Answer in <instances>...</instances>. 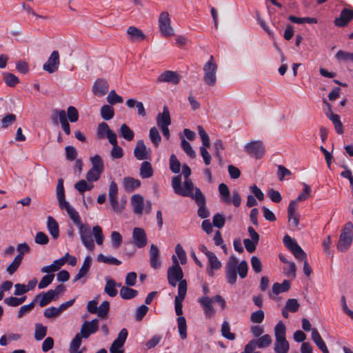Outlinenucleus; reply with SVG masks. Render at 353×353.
<instances>
[{
    "label": "nucleus",
    "instance_id": "61",
    "mask_svg": "<svg viewBox=\"0 0 353 353\" xmlns=\"http://www.w3.org/2000/svg\"><path fill=\"white\" fill-rule=\"evenodd\" d=\"M62 312L59 307H50L45 310L44 316L48 319L59 316Z\"/></svg>",
    "mask_w": 353,
    "mask_h": 353
},
{
    "label": "nucleus",
    "instance_id": "54",
    "mask_svg": "<svg viewBox=\"0 0 353 353\" xmlns=\"http://www.w3.org/2000/svg\"><path fill=\"white\" fill-rule=\"evenodd\" d=\"M110 310V303L108 301H103L98 307H97V315L103 319L107 316V314Z\"/></svg>",
    "mask_w": 353,
    "mask_h": 353
},
{
    "label": "nucleus",
    "instance_id": "37",
    "mask_svg": "<svg viewBox=\"0 0 353 353\" xmlns=\"http://www.w3.org/2000/svg\"><path fill=\"white\" fill-rule=\"evenodd\" d=\"M219 192L220 194L221 200L227 204L231 203V199L230 197V190L228 185L223 183L219 184Z\"/></svg>",
    "mask_w": 353,
    "mask_h": 353
},
{
    "label": "nucleus",
    "instance_id": "13",
    "mask_svg": "<svg viewBox=\"0 0 353 353\" xmlns=\"http://www.w3.org/2000/svg\"><path fill=\"white\" fill-rule=\"evenodd\" d=\"M128 335V330L123 328L119 333L117 338L113 341L110 348V353H124L123 347Z\"/></svg>",
    "mask_w": 353,
    "mask_h": 353
},
{
    "label": "nucleus",
    "instance_id": "41",
    "mask_svg": "<svg viewBox=\"0 0 353 353\" xmlns=\"http://www.w3.org/2000/svg\"><path fill=\"white\" fill-rule=\"evenodd\" d=\"M97 261L100 263H104L106 264L119 265L121 264V261L115 257L111 256H105L103 254H99L97 256Z\"/></svg>",
    "mask_w": 353,
    "mask_h": 353
},
{
    "label": "nucleus",
    "instance_id": "35",
    "mask_svg": "<svg viewBox=\"0 0 353 353\" xmlns=\"http://www.w3.org/2000/svg\"><path fill=\"white\" fill-rule=\"evenodd\" d=\"M290 288V283L284 280L282 283H274L272 285V292L274 295H278L282 292H287Z\"/></svg>",
    "mask_w": 353,
    "mask_h": 353
},
{
    "label": "nucleus",
    "instance_id": "33",
    "mask_svg": "<svg viewBox=\"0 0 353 353\" xmlns=\"http://www.w3.org/2000/svg\"><path fill=\"white\" fill-rule=\"evenodd\" d=\"M141 185V181L139 179L132 177H125L123 179V186L126 191L132 192Z\"/></svg>",
    "mask_w": 353,
    "mask_h": 353
},
{
    "label": "nucleus",
    "instance_id": "49",
    "mask_svg": "<svg viewBox=\"0 0 353 353\" xmlns=\"http://www.w3.org/2000/svg\"><path fill=\"white\" fill-rule=\"evenodd\" d=\"M101 115L104 120H110L114 115V109L108 105H104L101 108Z\"/></svg>",
    "mask_w": 353,
    "mask_h": 353
},
{
    "label": "nucleus",
    "instance_id": "2",
    "mask_svg": "<svg viewBox=\"0 0 353 353\" xmlns=\"http://www.w3.org/2000/svg\"><path fill=\"white\" fill-rule=\"evenodd\" d=\"M225 268L227 281L230 285H234L236 282L237 272L241 279L246 277L248 265L245 261H242L239 263L238 259L234 256H231L226 264Z\"/></svg>",
    "mask_w": 353,
    "mask_h": 353
},
{
    "label": "nucleus",
    "instance_id": "19",
    "mask_svg": "<svg viewBox=\"0 0 353 353\" xmlns=\"http://www.w3.org/2000/svg\"><path fill=\"white\" fill-rule=\"evenodd\" d=\"M353 19V9L343 8L339 17L336 18L334 23L337 27H345Z\"/></svg>",
    "mask_w": 353,
    "mask_h": 353
},
{
    "label": "nucleus",
    "instance_id": "44",
    "mask_svg": "<svg viewBox=\"0 0 353 353\" xmlns=\"http://www.w3.org/2000/svg\"><path fill=\"white\" fill-rule=\"evenodd\" d=\"M181 147L185 153L192 159H194L196 157V152L192 149L190 143L187 141L184 137H181Z\"/></svg>",
    "mask_w": 353,
    "mask_h": 353
},
{
    "label": "nucleus",
    "instance_id": "38",
    "mask_svg": "<svg viewBox=\"0 0 353 353\" xmlns=\"http://www.w3.org/2000/svg\"><path fill=\"white\" fill-rule=\"evenodd\" d=\"M94 187L92 183L85 180H80L74 184V188L80 193L83 194L85 191L91 190Z\"/></svg>",
    "mask_w": 353,
    "mask_h": 353
},
{
    "label": "nucleus",
    "instance_id": "15",
    "mask_svg": "<svg viewBox=\"0 0 353 353\" xmlns=\"http://www.w3.org/2000/svg\"><path fill=\"white\" fill-rule=\"evenodd\" d=\"M99 330V321L94 319L90 321H85L80 330L81 336L88 339L91 334L96 333Z\"/></svg>",
    "mask_w": 353,
    "mask_h": 353
},
{
    "label": "nucleus",
    "instance_id": "39",
    "mask_svg": "<svg viewBox=\"0 0 353 353\" xmlns=\"http://www.w3.org/2000/svg\"><path fill=\"white\" fill-rule=\"evenodd\" d=\"M138 294L137 290L127 286H122L120 290V296L123 299L128 300L134 298Z\"/></svg>",
    "mask_w": 353,
    "mask_h": 353
},
{
    "label": "nucleus",
    "instance_id": "40",
    "mask_svg": "<svg viewBox=\"0 0 353 353\" xmlns=\"http://www.w3.org/2000/svg\"><path fill=\"white\" fill-rule=\"evenodd\" d=\"M149 138L155 148L159 147L161 137L156 127H152L150 129Z\"/></svg>",
    "mask_w": 353,
    "mask_h": 353
},
{
    "label": "nucleus",
    "instance_id": "36",
    "mask_svg": "<svg viewBox=\"0 0 353 353\" xmlns=\"http://www.w3.org/2000/svg\"><path fill=\"white\" fill-rule=\"evenodd\" d=\"M90 160L92 164L91 169L103 173L104 170V165L101 156L99 154H95L94 156L91 157Z\"/></svg>",
    "mask_w": 353,
    "mask_h": 353
},
{
    "label": "nucleus",
    "instance_id": "55",
    "mask_svg": "<svg viewBox=\"0 0 353 353\" xmlns=\"http://www.w3.org/2000/svg\"><path fill=\"white\" fill-rule=\"evenodd\" d=\"M198 133L202 141V145L201 147H210V138L203 128L201 125L197 127Z\"/></svg>",
    "mask_w": 353,
    "mask_h": 353
},
{
    "label": "nucleus",
    "instance_id": "8",
    "mask_svg": "<svg viewBox=\"0 0 353 353\" xmlns=\"http://www.w3.org/2000/svg\"><path fill=\"white\" fill-rule=\"evenodd\" d=\"M283 243L285 246L290 250L296 259L303 261L307 258L306 253L299 245L296 240L289 235L286 234L284 236Z\"/></svg>",
    "mask_w": 353,
    "mask_h": 353
},
{
    "label": "nucleus",
    "instance_id": "50",
    "mask_svg": "<svg viewBox=\"0 0 353 353\" xmlns=\"http://www.w3.org/2000/svg\"><path fill=\"white\" fill-rule=\"evenodd\" d=\"M335 58L339 61L353 62V52H348L343 50H339L335 54Z\"/></svg>",
    "mask_w": 353,
    "mask_h": 353
},
{
    "label": "nucleus",
    "instance_id": "26",
    "mask_svg": "<svg viewBox=\"0 0 353 353\" xmlns=\"http://www.w3.org/2000/svg\"><path fill=\"white\" fill-rule=\"evenodd\" d=\"M131 204L133 212L137 214H141L144 208L143 197L140 194H134L131 197Z\"/></svg>",
    "mask_w": 353,
    "mask_h": 353
},
{
    "label": "nucleus",
    "instance_id": "43",
    "mask_svg": "<svg viewBox=\"0 0 353 353\" xmlns=\"http://www.w3.org/2000/svg\"><path fill=\"white\" fill-rule=\"evenodd\" d=\"M120 134L121 137L128 141H132L134 137V132L125 123L121 125L120 128Z\"/></svg>",
    "mask_w": 353,
    "mask_h": 353
},
{
    "label": "nucleus",
    "instance_id": "34",
    "mask_svg": "<svg viewBox=\"0 0 353 353\" xmlns=\"http://www.w3.org/2000/svg\"><path fill=\"white\" fill-rule=\"evenodd\" d=\"M153 175V169L152 165L148 161H143L140 167V176L142 179H148Z\"/></svg>",
    "mask_w": 353,
    "mask_h": 353
},
{
    "label": "nucleus",
    "instance_id": "42",
    "mask_svg": "<svg viewBox=\"0 0 353 353\" xmlns=\"http://www.w3.org/2000/svg\"><path fill=\"white\" fill-rule=\"evenodd\" d=\"M303 192L299 194V196H297V198L295 200H292L290 201V202H295V207H296V208L298 206L299 202L306 200L310 196V192H311L310 187L306 183H303Z\"/></svg>",
    "mask_w": 353,
    "mask_h": 353
},
{
    "label": "nucleus",
    "instance_id": "9",
    "mask_svg": "<svg viewBox=\"0 0 353 353\" xmlns=\"http://www.w3.org/2000/svg\"><path fill=\"white\" fill-rule=\"evenodd\" d=\"M180 299H174L175 312L179 317L177 318L178 330L181 338L184 340L187 338V325L185 319L182 316V301Z\"/></svg>",
    "mask_w": 353,
    "mask_h": 353
},
{
    "label": "nucleus",
    "instance_id": "46",
    "mask_svg": "<svg viewBox=\"0 0 353 353\" xmlns=\"http://www.w3.org/2000/svg\"><path fill=\"white\" fill-rule=\"evenodd\" d=\"M221 334L225 339L233 341L235 339V334L230 332V325L228 321H223L221 325Z\"/></svg>",
    "mask_w": 353,
    "mask_h": 353
},
{
    "label": "nucleus",
    "instance_id": "20",
    "mask_svg": "<svg viewBox=\"0 0 353 353\" xmlns=\"http://www.w3.org/2000/svg\"><path fill=\"white\" fill-rule=\"evenodd\" d=\"M183 273L182 268H169L168 269V283L172 287L176 285L177 282L183 281Z\"/></svg>",
    "mask_w": 353,
    "mask_h": 353
},
{
    "label": "nucleus",
    "instance_id": "53",
    "mask_svg": "<svg viewBox=\"0 0 353 353\" xmlns=\"http://www.w3.org/2000/svg\"><path fill=\"white\" fill-rule=\"evenodd\" d=\"M169 161L170 170L174 173H179L180 172L181 163L176 156L174 154H171Z\"/></svg>",
    "mask_w": 353,
    "mask_h": 353
},
{
    "label": "nucleus",
    "instance_id": "3",
    "mask_svg": "<svg viewBox=\"0 0 353 353\" xmlns=\"http://www.w3.org/2000/svg\"><path fill=\"white\" fill-rule=\"evenodd\" d=\"M68 215L79 229V234L82 244L90 252L93 251L94 250L95 245L92 239L90 225L88 224H83L81 222V217L76 210L70 212Z\"/></svg>",
    "mask_w": 353,
    "mask_h": 353
},
{
    "label": "nucleus",
    "instance_id": "58",
    "mask_svg": "<svg viewBox=\"0 0 353 353\" xmlns=\"http://www.w3.org/2000/svg\"><path fill=\"white\" fill-rule=\"evenodd\" d=\"M112 245L114 248H118L122 243V236L119 232L113 231L110 234Z\"/></svg>",
    "mask_w": 353,
    "mask_h": 353
},
{
    "label": "nucleus",
    "instance_id": "31",
    "mask_svg": "<svg viewBox=\"0 0 353 353\" xmlns=\"http://www.w3.org/2000/svg\"><path fill=\"white\" fill-rule=\"evenodd\" d=\"M127 34L133 41H142L145 38L144 33L134 26H130L127 30Z\"/></svg>",
    "mask_w": 353,
    "mask_h": 353
},
{
    "label": "nucleus",
    "instance_id": "48",
    "mask_svg": "<svg viewBox=\"0 0 353 353\" xmlns=\"http://www.w3.org/2000/svg\"><path fill=\"white\" fill-rule=\"evenodd\" d=\"M289 20L294 23H317V19L316 18L312 17H296L293 15H290L289 17Z\"/></svg>",
    "mask_w": 353,
    "mask_h": 353
},
{
    "label": "nucleus",
    "instance_id": "57",
    "mask_svg": "<svg viewBox=\"0 0 353 353\" xmlns=\"http://www.w3.org/2000/svg\"><path fill=\"white\" fill-rule=\"evenodd\" d=\"M265 318L264 312L261 310H259L252 312L250 315V321L254 323H261Z\"/></svg>",
    "mask_w": 353,
    "mask_h": 353
},
{
    "label": "nucleus",
    "instance_id": "60",
    "mask_svg": "<svg viewBox=\"0 0 353 353\" xmlns=\"http://www.w3.org/2000/svg\"><path fill=\"white\" fill-rule=\"evenodd\" d=\"M283 271L288 277L295 278L296 276V265L294 262H290L283 267Z\"/></svg>",
    "mask_w": 353,
    "mask_h": 353
},
{
    "label": "nucleus",
    "instance_id": "64",
    "mask_svg": "<svg viewBox=\"0 0 353 353\" xmlns=\"http://www.w3.org/2000/svg\"><path fill=\"white\" fill-rule=\"evenodd\" d=\"M175 252L177 255V257L180 260V262L182 265H184L187 262V256L186 253L182 246L180 244H177L175 247Z\"/></svg>",
    "mask_w": 353,
    "mask_h": 353
},
{
    "label": "nucleus",
    "instance_id": "17",
    "mask_svg": "<svg viewBox=\"0 0 353 353\" xmlns=\"http://www.w3.org/2000/svg\"><path fill=\"white\" fill-rule=\"evenodd\" d=\"M92 264V258L90 256H86L84 259L82 266L79 270L78 273L74 276L73 281L77 282L78 281H81V283L83 284L86 282V276L89 272Z\"/></svg>",
    "mask_w": 353,
    "mask_h": 353
},
{
    "label": "nucleus",
    "instance_id": "30",
    "mask_svg": "<svg viewBox=\"0 0 353 353\" xmlns=\"http://www.w3.org/2000/svg\"><path fill=\"white\" fill-rule=\"evenodd\" d=\"M296 207H295V202H290L288 208V221L291 222L292 224L297 227L299 225V215L296 213Z\"/></svg>",
    "mask_w": 353,
    "mask_h": 353
},
{
    "label": "nucleus",
    "instance_id": "10",
    "mask_svg": "<svg viewBox=\"0 0 353 353\" xmlns=\"http://www.w3.org/2000/svg\"><path fill=\"white\" fill-rule=\"evenodd\" d=\"M159 28L161 34L163 37H169L174 35V29L171 26V20L168 12H163L160 14Z\"/></svg>",
    "mask_w": 353,
    "mask_h": 353
},
{
    "label": "nucleus",
    "instance_id": "62",
    "mask_svg": "<svg viewBox=\"0 0 353 353\" xmlns=\"http://www.w3.org/2000/svg\"><path fill=\"white\" fill-rule=\"evenodd\" d=\"M34 302L32 301V303L23 305L20 307L19 310L17 313V318L21 319L24 315L29 314L34 308Z\"/></svg>",
    "mask_w": 353,
    "mask_h": 353
},
{
    "label": "nucleus",
    "instance_id": "21",
    "mask_svg": "<svg viewBox=\"0 0 353 353\" xmlns=\"http://www.w3.org/2000/svg\"><path fill=\"white\" fill-rule=\"evenodd\" d=\"M181 80L180 76L174 71L166 70L161 73L157 78L158 82L170 83L176 85Z\"/></svg>",
    "mask_w": 353,
    "mask_h": 353
},
{
    "label": "nucleus",
    "instance_id": "56",
    "mask_svg": "<svg viewBox=\"0 0 353 353\" xmlns=\"http://www.w3.org/2000/svg\"><path fill=\"white\" fill-rule=\"evenodd\" d=\"M21 261H21V255H17L14 257V261L12 262V263L8 265V267L7 268V272L10 274H14L17 270V269L19 267Z\"/></svg>",
    "mask_w": 353,
    "mask_h": 353
},
{
    "label": "nucleus",
    "instance_id": "28",
    "mask_svg": "<svg viewBox=\"0 0 353 353\" xmlns=\"http://www.w3.org/2000/svg\"><path fill=\"white\" fill-rule=\"evenodd\" d=\"M208 263H209V268L208 270V274L210 276H214V272L215 270H218L221 267V263L218 259L214 253L209 254V256L208 257Z\"/></svg>",
    "mask_w": 353,
    "mask_h": 353
},
{
    "label": "nucleus",
    "instance_id": "12",
    "mask_svg": "<svg viewBox=\"0 0 353 353\" xmlns=\"http://www.w3.org/2000/svg\"><path fill=\"white\" fill-rule=\"evenodd\" d=\"M272 342V338L269 334H264L256 339H252L246 345V352H253L256 347L265 348L269 347Z\"/></svg>",
    "mask_w": 353,
    "mask_h": 353
},
{
    "label": "nucleus",
    "instance_id": "1",
    "mask_svg": "<svg viewBox=\"0 0 353 353\" xmlns=\"http://www.w3.org/2000/svg\"><path fill=\"white\" fill-rule=\"evenodd\" d=\"M172 187L175 194L189 196L194 199L199 205L198 216L201 219L209 216L210 212L205 206V198L200 189L194 187L191 180H187L184 183V188H181V176L177 175L172 179Z\"/></svg>",
    "mask_w": 353,
    "mask_h": 353
},
{
    "label": "nucleus",
    "instance_id": "24",
    "mask_svg": "<svg viewBox=\"0 0 353 353\" xmlns=\"http://www.w3.org/2000/svg\"><path fill=\"white\" fill-rule=\"evenodd\" d=\"M54 299H56V297L54 296L52 290H50L46 292H42L37 295L34 299V302L38 303L40 307H44Z\"/></svg>",
    "mask_w": 353,
    "mask_h": 353
},
{
    "label": "nucleus",
    "instance_id": "25",
    "mask_svg": "<svg viewBox=\"0 0 353 353\" xmlns=\"http://www.w3.org/2000/svg\"><path fill=\"white\" fill-rule=\"evenodd\" d=\"M157 124L159 128L169 126L171 124V118L167 106H164L163 112L157 114Z\"/></svg>",
    "mask_w": 353,
    "mask_h": 353
},
{
    "label": "nucleus",
    "instance_id": "16",
    "mask_svg": "<svg viewBox=\"0 0 353 353\" xmlns=\"http://www.w3.org/2000/svg\"><path fill=\"white\" fill-rule=\"evenodd\" d=\"M59 54L57 50H54L48 61L43 64V68L44 70L49 73H53L56 72L59 65Z\"/></svg>",
    "mask_w": 353,
    "mask_h": 353
},
{
    "label": "nucleus",
    "instance_id": "52",
    "mask_svg": "<svg viewBox=\"0 0 353 353\" xmlns=\"http://www.w3.org/2000/svg\"><path fill=\"white\" fill-rule=\"evenodd\" d=\"M107 101L110 105H115L117 103H123V99L121 96L116 93L115 90H112L108 93L107 96Z\"/></svg>",
    "mask_w": 353,
    "mask_h": 353
},
{
    "label": "nucleus",
    "instance_id": "47",
    "mask_svg": "<svg viewBox=\"0 0 353 353\" xmlns=\"http://www.w3.org/2000/svg\"><path fill=\"white\" fill-rule=\"evenodd\" d=\"M47 334V327L41 323L35 324L34 338L37 341L42 340Z\"/></svg>",
    "mask_w": 353,
    "mask_h": 353
},
{
    "label": "nucleus",
    "instance_id": "11",
    "mask_svg": "<svg viewBox=\"0 0 353 353\" xmlns=\"http://www.w3.org/2000/svg\"><path fill=\"white\" fill-rule=\"evenodd\" d=\"M245 152L251 157L261 159L265 154V146L260 141H252L245 145Z\"/></svg>",
    "mask_w": 353,
    "mask_h": 353
},
{
    "label": "nucleus",
    "instance_id": "27",
    "mask_svg": "<svg viewBox=\"0 0 353 353\" xmlns=\"http://www.w3.org/2000/svg\"><path fill=\"white\" fill-rule=\"evenodd\" d=\"M105 285L104 287V292L110 297H114L117 295L118 291L117 290V283L109 276L105 278Z\"/></svg>",
    "mask_w": 353,
    "mask_h": 353
},
{
    "label": "nucleus",
    "instance_id": "5",
    "mask_svg": "<svg viewBox=\"0 0 353 353\" xmlns=\"http://www.w3.org/2000/svg\"><path fill=\"white\" fill-rule=\"evenodd\" d=\"M213 301L217 302L222 310L226 308V302L221 295L217 294L212 299L208 296H203L198 299V303L202 307L206 318H212L216 313L212 305Z\"/></svg>",
    "mask_w": 353,
    "mask_h": 353
},
{
    "label": "nucleus",
    "instance_id": "14",
    "mask_svg": "<svg viewBox=\"0 0 353 353\" xmlns=\"http://www.w3.org/2000/svg\"><path fill=\"white\" fill-rule=\"evenodd\" d=\"M152 150L146 147L143 140H139L137 142L134 149V156L138 160L150 159Z\"/></svg>",
    "mask_w": 353,
    "mask_h": 353
},
{
    "label": "nucleus",
    "instance_id": "18",
    "mask_svg": "<svg viewBox=\"0 0 353 353\" xmlns=\"http://www.w3.org/2000/svg\"><path fill=\"white\" fill-rule=\"evenodd\" d=\"M132 240L135 246L142 248L147 244V235L145 230L141 228H134L132 232Z\"/></svg>",
    "mask_w": 353,
    "mask_h": 353
},
{
    "label": "nucleus",
    "instance_id": "22",
    "mask_svg": "<svg viewBox=\"0 0 353 353\" xmlns=\"http://www.w3.org/2000/svg\"><path fill=\"white\" fill-rule=\"evenodd\" d=\"M150 263L151 268L156 270L158 269L161 264L160 259V251L159 248L152 244L149 250Z\"/></svg>",
    "mask_w": 353,
    "mask_h": 353
},
{
    "label": "nucleus",
    "instance_id": "7",
    "mask_svg": "<svg viewBox=\"0 0 353 353\" xmlns=\"http://www.w3.org/2000/svg\"><path fill=\"white\" fill-rule=\"evenodd\" d=\"M353 240V225L352 223H347L340 235L337 244L338 250L341 252H345L350 247Z\"/></svg>",
    "mask_w": 353,
    "mask_h": 353
},
{
    "label": "nucleus",
    "instance_id": "4",
    "mask_svg": "<svg viewBox=\"0 0 353 353\" xmlns=\"http://www.w3.org/2000/svg\"><path fill=\"white\" fill-rule=\"evenodd\" d=\"M275 343L274 350L275 353H288L290 344L286 340V327L282 321H279L274 328Z\"/></svg>",
    "mask_w": 353,
    "mask_h": 353
},
{
    "label": "nucleus",
    "instance_id": "51",
    "mask_svg": "<svg viewBox=\"0 0 353 353\" xmlns=\"http://www.w3.org/2000/svg\"><path fill=\"white\" fill-rule=\"evenodd\" d=\"M3 80L5 83L10 87H14L19 82V80L17 76L9 72L3 73Z\"/></svg>",
    "mask_w": 353,
    "mask_h": 353
},
{
    "label": "nucleus",
    "instance_id": "32",
    "mask_svg": "<svg viewBox=\"0 0 353 353\" xmlns=\"http://www.w3.org/2000/svg\"><path fill=\"white\" fill-rule=\"evenodd\" d=\"M47 228L53 239H57L59 235V225L56 220L50 216L47 219Z\"/></svg>",
    "mask_w": 353,
    "mask_h": 353
},
{
    "label": "nucleus",
    "instance_id": "29",
    "mask_svg": "<svg viewBox=\"0 0 353 353\" xmlns=\"http://www.w3.org/2000/svg\"><path fill=\"white\" fill-rule=\"evenodd\" d=\"M312 339L323 353H329L327 346L316 329L312 330Z\"/></svg>",
    "mask_w": 353,
    "mask_h": 353
},
{
    "label": "nucleus",
    "instance_id": "6",
    "mask_svg": "<svg viewBox=\"0 0 353 353\" xmlns=\"http://www.w3.org/2000/svg\"><path fill=\"white\" fill-rule=\"evenodd\" d=\"M218 66L214 61L213 56L203 65V81L210 86L214 87L216 83V72Z\"/></svg>",
    "mask_w": 353,
    "mask_h": 353
},
{
    "label": "nucleus",
    "instance_id": "45",
    "mask_svg": "<svg viewBox=\"0 0 353 353\" xmlns=\"http://www.w3.org/2000/svg\"><path fill=\"white\" fill-rule=\"evenodd\" d=\"M92 231L97 244L101 245L105 239L102 228L99 225H95L92 228Z\"/></svg>",
    "mask_w": 353,
    "mask_h": 353
},
{
    "label": "nucleus",
    "instance_id": "63",
    "mask_svg": "<svg viewBox=\"0 0 353 353\" xmlns=\"http://www.w3.org/2000/svg\"><path fill=\"white\" fill-rule=\"evenodd\" d=\"M110 131L111 130L110 129L108 125L105 122H102L98 125L97 135L99 138L103 139L106 137V134H108Z\"/></svg>",
    "mask_w": 353,
    "mask_h": 353
},
{
    "label": "nucleus",
    "instance_id": "59",
    "mask_svg": "<svg viewBox=\"0 0 353 353\" xmlns=\"http://www.w3.org/2000/svg\"><path fill=\"white\" fill-rule=\"evenodd\" d=\"M225 223V216L219 213H216L212 218V224L214 227L218 228H222Z\"/></svg>",
    "mask_w": 353,
    "mask_h": 353
},
{
    "label": "nucleus",
    "instance_id": "23",
    "mask_svg": "<svg viewBox=\"0 0 353 353\" xmlns=\"http://www.w3.org/2000/svg\"><path fill=\"white\" fill-rule=\"evenodd\" d=\"M108 83L105 79H99L93 85L92 92L94 94L98 97H102L108 92Z\"/></svg>",
    "mask_w": 353,
    "mask_h": 353
}]
</instances>
